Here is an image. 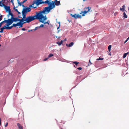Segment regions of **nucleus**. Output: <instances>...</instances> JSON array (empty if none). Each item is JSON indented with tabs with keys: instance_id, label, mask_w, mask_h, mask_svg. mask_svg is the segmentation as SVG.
Here are the masks:
<instances>
[{
	"instance_id": "nucleus-1",
	"label": "nucleus",
	"mask_w": 129,
	"mask_h": 129,
	"mask_svg": "<svg viewBox=\"0 0 129 129\" xmlns=\"http://www.w3.org/2000/svg\"><path fill=\"white\" fill-rule=\"evenodd\" d=\"M43 13L42 11L36 13V15L33 16H29L25 19L26 23H28L35 19H39L40 22L43 23L44 20L47 19L46 16H44L43 15Z\"/></svg>"
},
{
	"instance_id": "nucleus-2",
	"label": "nucleus",
	"mask_w": 129,
	"mask_h": 129,
	"mask_svg": "<svg viewBox=\"0 0 129 129\" xmlns=\"http://www.w3.org/2000/svg\"><path fill=\"white\" fill-rule=\"evenodd\" d=\"M46 3V4L48 5V6L44 8L43 10L42 11L43 14H46L48 13L50 10L53 8L55 7V1H52L51 0H47Z\"/></svg>"
},
{
	"instance_id": "nucleus-3",
	"label": "nucleus",
	"mask_w": 129,
	"mask_h": 129,
	"mask_svg": "<svg viewBox=\"0 0 129 129\" xmlns=\"http://www.w3.org/2000/svg\"><path fill=\"white\" fill-rule=\"evenodd\" d=\"M4 3H2V1H0V6L1 7H4L6 12H9L11 11L10 7L6 6Z\"/></svg>"
},
{
	"instance_id": "nucleus-4",
	"label": "nucleus",
	"mask_w": 129,
	"mask_h": 129,
	"mask_svg": "<svg viewBox=\"0 0 129 129\" xmlns=\"http://www.w3.org/2000/svg\"><path fill=\"white\" fill-rule=\"evenodd\" d=\"M26 8H23V9L22 13H24L25 14H26L27 12H30L31 9L29 7H26Z\"/></svg>"
},
{
	"instance_id": "nucleus-5",
	"label": "nucleus",
	"mask_w": 129,
	"mask_h": 129,
	"mask_svg": "<svg viewBox=\"0 0 129 129\" xmlns=\"http://www.w3.org/2000/svg\"><path fill=\"white\" fill-rule=\"evenodd\" d=\"M6 18H5V19ZM5 23H7V26H9L10 25V22L9 21L8 19L7 20H5L3 21L2 22H1V23H0V27L2 26V25L3 24Z\"/></svg>"
},
{
	"instance_id": "nucleus-6",
	"label": "nucleus",
	"mask_w": 129,
	"mask_h": 129,
	"mask_svg": "<svg viewBox=\"0 0 129 129\" xmlns=\"http://www.w3.org/2000/svg\"><path fill=\"white\" fill-rule=\"evenodd\" d=\"M86 9H87V11H84L83 12V11H81V13H83V14L82 15V16H85V14L86 13H87V12H88L91 9L90 8V7H89L86 8Z\"/></svg>"
},
{
	"instance_id": "nucleus-7",
	"label": "nucleus",
	"mask_w": 129,
	"mask_h": 129,
	"mask_svg": "<svg viewBox=\"0 0 129 129\" xmlns=\"http://www.w3.org/2000/svg\"><path fill=\"white\" fill-rule=\"evenodd\" d=\"M2 3H5V4H6V5L7 4H8L10 2V0H1ZM13 1L14 0H11L10 2L12 3L13 4Z\"/></svg>"
},
{
	"instance_id": "nucleus-8",
	"label": "nucleus",
	"mask_w": 129,
	"mask_h": 129,
	"mask_svg": "<svg viewBox=\"0 0 129 129\" xmlns=\"http://www.w3.org/2000/svg\"><path fill=\"white\" fill-rule=\"evenodd\" d=\"M19 18H16L14 17L10 22V25H11L14 22H16L17 21H18Z\"/></svg>"
},
{
	"instance_id": "nucleus-9",
	"label": "nucleus",
	"mask_w": 129,
	"mask_h": 129,
	"mask_svg": "<svg viewBox=\"0 0 129 129\" xmlns=\"http://www.w3.org/2000/svg\"><path fill=\"white\" fill-rule=\"evenodd\" d=\"M35 3V1H34L33 2V4H32L30 5L29 6V7H30V8L31 7H32L34 9L36 8H37V7H34V4H35V3Z\"/></svg>"
},
{
	"instance_id": "nucleus-10",
	"label": "nucleus",
	"mask_w": 129,
	"mask_h": 129,
	"mask_svg": "<svg viewBox=\"0 0 129 129\" xmlns=\"http://www.w3.org/2000/svg\"><path fill=\"white\" fill-rule=\"evenodd\" d=\"M35 1L39 2V3H40L41 4H46V3L47 2H46V1H42L41 0H37L36 1Z\"/></svg>"
},
{
	"instance_id": "nucleus-11",
	"label": "nucleus",
	"mask_w": 129,
	"mask_h": 129,
	"mask_svg": "<svg viewBox=\"0 0 129 129\" xmlns=\"http://www.w3.org/2000/svg\"><path fill=\"white\" fill-rule=\"evenodd\" d=\"M17 125L19 129H23V127L19 123H17Z\"/></svg>"
},
{
	"instance_id": "nucleus-12",
	"label": "nucleus",
	"mask_w": 129,
	"mask_h": 129,
	"mask_svg": "<svg viewBox=\"0 0 129 129\" xmlns=\"http://www.w3.org/2000/svg\"><path fill=\"white\" fill-rule=\"evenodd\" d=\"M55 5L59 6L60 5V1H57V0H55Z\"/></svg>"
},
{
	"instance_id": "nucleus-13",
	"label": "nucleus",
	"mask_w": 129,
	"mask_h": 129,
	"mask_svg": "<svg viewBox=\"0 0 129 129\" xmlns=\"http://www.w3.org/2000/svg\"><path fill=\"white\" fill-rule=\"evenodd\" d=\"M74 43L73 42H71L70 43L69 45L67 44H66V46L68 47H71L74 44Z\"/></svg>"
},
{
	"instance_id": "nucleus-14",
	"label": "nucleus",
	"mask_w": 129,
	"mask_h": 129,
	"mask_svg": "<svg viewBox=\"0 0 129 129\" xmlns=\"http://www.w3.org/2000/svg\"><path fill=\"white\" fill-rule=\"evenodd\" d=\"M26 23V22H23V23H18V26H19L20 27H23L24 24Z\"/></svg>"
},
{
	"instance_id": "nucleus-15",
	"label": "nucleus",
	"mask_w": 129,
	"mask_h": 129,
	"mask_svg": "<svg viewBox=\"0 0 129 129\" xmlns=\"http://www.w3.org/2000/svg\"><path fill=\"white\" fill-rule=\"evenodd\" d=\"M63 40H61L60 42H56V43L59 46L61 45L63 43Z\"/></svg>"
},
{
	"instance_id": "nucleus-16",
	"label": "nucleus",
	"mask_w": 129,
	"mask_h": 129,
	"mask_svg": "<svg viewBox=\"0 0 129 129\" xmlns=\"http://www.w3.org/2000/svg\"><path fill=\"white\" fill-rule=\"evenodd\" d=\"M11 18L10 19H8L9 20L10 22L14 17V16L13 14L12 15H11Z\"/></svg>"
},
{
	"instance_id": "nucleus-17",
	"label": "nucleus",
	"mask_w": 129,
	"mask_h": 129,
	"mask_svg": "<svg viewBox=\"0 0 129 129\" xmlns=\"http://www.w3.org/2000/svg\"><path fill=\"white\" fill-rule=\"evenodd\" d=\"M20 21L19 22V23H23V22L24 21H25V19L24 20L22 18L21 19H18V21Z\"/></svg>"
},
{
	"instance_id": "nucleus-18",
	"label": "nucleus",
	"mask_w": 129,
	"mask_h": 129,
	"mask_svg": "<svg viewBox=\"0 0 129 129\" xmlns=\"http://www.w3.org/2000/svg\"><path fill=\"white\" fill-rule=\"evenodd\" d=\"M22 16H23V18H22L24 20H25L26 18V14L24 13H22Z\"/></svg>"
},
{
	"instance_id": "nucleus-19",
	"label": "nucleus",
	"mask_w": 129,
	"mask_h": 129,
	"mask_svg": "<svg viewBox=\"0 0 129 129\" xmlns=\"http://www.w3.org/2000/svg\"><path fill=\"white\" fill-rule=\"evenodd\" d=\"M35 3H35V4H36L37 6H38L39 5L42 4L38 2H36L35 1Z\"/></svg>"
},
{
	"instance_id": "nucleus-20",
	"label": "nucleus",
	"mask_w": 129,
	"mask_h": 129,
	"mask_svg": "<svg viewBox=\"0 0 129 129\" xmlns=\"http://www.w3.org/2000/svg\"><path fill=\"white\" fill-rule=\"evenodd\" d=\"M18 26V23H17V24L13 23V24L12 26L16 27L17 26Z\"/></svg>"
},
{
	"instance_id": "nucleus-21",
	"label": "nucleus",
	"mask_w": 129,
	"mask_h": 129,
	"mask_svg": "<svg viewBox=\"0 0 129 129\" xmlns=\"http://www.w3.org/2000/svg\"><path fill=\"white\" fill-rule=\"evenodd\" d=\"M123 17H124L125 18H127V15H126L125 13V12H124L123 13Z\"/></svg>"
},
{
	"instance_id": "nucleus-22",
	"label": "nucleus",
	"mask_w": 129,
	"mask_h": 129,
	"mask_svg": "<svg viewBox=\"0 0 129 129\" xmlns=\"http://www.w3.org/2000/svg\"><path fill=\"white\" fill-rule=\"evenodd\" d=\"M8 13H9V14H8V17H9V15H12V14H12L11 12V11H9V12H8Z\"/></svg>"
},
{
	"instance_id": "nucleus-23",
	"label": "nucleus",
	"mask_w": 129,
	"mask_h": 129,
	"mask_svg": "<svg viewBox=\"0 0 129 129\" xmlns=\"http://www.w3.org/2000/svg\"><path fill=\"white\" fill-rule=\"evenodd\" d=\"M81 18V16L80 15H79V14H78L77 15L76 18Z\"/></svg>"
},
{
	"instance_id": "nucleus-24",
	"label": "nucleus",
	"mask_w": 129,
	"mask_h": 129,
	"mask_svg": "<svg viewBox=\"0 0 129 129\" xmlns=\"http://www.w3.org/2000/svg\"><path fill=\"white\" fill-rule=\"evenodd\" d=\"M111 48V45H109L108 46V49L109 51H110V50Z\"/></svg>"
},
{
	"instance_id": "nucleus-25",
	"label": "nucleus",
	"mask_w": 129,
	"mask_h": 129,
	"mask_svg": "<svg viewBox=\"0 0 129 129\" xmlns=\"http://www.w3.org/2000/svg\"><path fill=\"white\" fill-rule=\"evenodd\" d=\"M127 53H125L124 54H123V58H125L126 57V55H127Z\"/></svg>"
},
{
	"instance_id": "nucleus-26",
	"label": "nucleus",
	"mask_w": 129,
	"mask_h": 129,
	"mask_svg": "<svg viewBox=\"0 0 129 129\" xmlns=\"http://www.w3.org/2000/svg\"><path fill=\"white\" fill-rule=\"evenodd\" d=\"M120 11H122L123 12L125 10V9L124 8H120Z\"/></svg>"
},
{
	"instance_id": "nucleus-27",
	"label": "nucleus",
	"mask_w": 129,
	"mask_h": 129,
	"mask_svg": "<svg viewBox=\"0 0 129 129\" xmlns=\"http://www.w3.org/2000/svg\"><path fill=\"white\" fill-rule=\"evenodd\" d=\"M77 15L76 14H75L72 16V17H74L75 18H76Z\"/></svg>"
},
{
	"instance_id": "nucleus-28",
	"label": "nucleus",
	"mask_w": 129,
	"mask_h": 129,
	"mask_svg": "<svg viewBox=\"0 0 129 129\" xmlns=\"http://www.w3.org/2000/svg\"><path fill=\"white\" fill-rule=\"evenodd\" d=\"M53 56V54L51 53L49 54L48 57V58H49V57H51Z\"/></svg>"
},
{
	"instance_id": "nucleus-29",
	"label": "nucleus",
	"mask_w": 129,
	"mask_h": 129,
	"mask_svg": "<svg viewBox=\"0 0 129 129\" xmlns=\"http://www.w3.org/2000/svg\"><path fill=\"white\" fill-rule=\"evenodd\" d=\"M104 59L103 58H100V57L99 58H98L96 59L97 60H103Z\"/></svg>"
},
{
	"instance_id": "nucleus-30",
	"label": "nucleus",
	"mask_w": 129,
	"mask_h": 129,
	"mask_svg": "<svg viewBox=\"0 0 129 129\" xmlns=\"http://www.w3.org/2000/svg\"><path fill=\"white\" fill-rule=\"evenodd\" d=\"M13 27L12 26H7V29H11Z\"/></svg>"
},
{
	"instance_id": "nucleus-31",
	"label": "nucleus",
	"mask_w": 129,
	"mask_h": 129,
	"mask_svg": "<svg viewBox=\"0 0 129 129\" xmlns=\"http://www.w3.org/2000/svg\"><path fill=\"white\" fill-rule=\"evenodd\" d=\"M2 27L4 29H7V25L6 26H4L3 27Z\"/></svg>"
},
{
	"instance_id": "nucleus-32",
	"label": "nucleus",
	"mask_w": 129,
	"mask_h": 129,
	"mask_svg": "<svg viewBox=\"0 0 129 129\" xmlns=\"http://www.w3.org/2000/svg\"><path fill=\"white\" fill-rule=\"evenodd\" d=\"M4 29H3V27H2L1 28V31H0V32H1V33H3V30H4Z\"/></svg>"
},
{
	"instance_id": "nucleus-33",
	"label": "nucleus",
	"mask_w": 129,
	"mask_h": 129,
	"mask_svg": "<svg viewBox=\"0 0 129 129\" xmlns=\"http://www.w3.org/2000/svg\"><path fill=\"white\" fill-rule=\"evenodd\" d=\"M74 63L76 66H77L78 64L79 63V62H77V61H75Z\"/></svg>"
},
{
	"instance_id": "nucleus-34",
	"label": "nucleus",
	"mask_w": 129,
	"mask_h": 129,
	"mask_svg": "<svg viewBox=\"0 0 129 129\" xmlns=\"http://www.w3.org/2000/svg\"><path fill=\"white\" fill-rule=\"evenodd\" d=\"M129 39V38H127V39H126V40L125 41L124 43H126L127 41H128V40Z\"/></svg>"
},
{
	"instance_id": "nucleus-35",
	"label": "nucleus",
	"mask_w": 129,
	"mask_h": 129,
	"mask_svg": "<svg viewBox=\"0 0 129 129\" xmlns=\"http://www.w3.org/2000/svg\"><path fill=\"white\" fill-rule=\"evenodd\" d=\"M45 20H44V22L43 23H44L45 24H49V23L48 21H47V22H44V21Z\"/></svg>"
},
{
	"instance_id": "nucleus-36",
	"label": "nucleus",
	"mask_w": 129,
	"mask_h": 129,
	"mask_svg": "<svg viewBox=\"0 0 129 129\" xmlns=\"http://www.w3.org/2000/svg\"><path fill=\"white\" fill-rule=\"evenodd\" d=\"M3 17V15H1L0 16V21L2 20V18Z\"/></svg>"
},
{
	"instance_id": "nucleus-37",
	"label": "nucleus",
	"mask_w": 129,
	"mask_h": 129,
	"mask_svg": "<svg viewBox=\"0 0 129 129\" xmlns=\"http://www.w3.org/2000/svg\"><path fill=\"white\" fill-rule=\"evenodd\" d=\"M77 69L79 70H82V68L81 67H80L79 68H78Z\"/></svg>"
},
{
	"instance_id": "nucleus-38",
	"label": "nucleus",
	"mask_w": 129,
	"mask_h": 129,
	"mask_svg": "<svg viewBox=\"0 0 129 129\" xmlns=\"http://www.w3.org/2000/svg\"><path fill=\"white\" fill-rule=\"evenodd\" d=\"M44 26V24H42L41 25H40V26H39V27L40 28L42 27H43Z\"/></svg>"
},
{
	"instance_id": "nucleus-39",
	"label": "nucleus",
	"mask_w": 129,
	"mask_h": 129,
	"mask_svg": "<svg viewBox=\"0 0 129 129\" xmlns=\"http://www.w3.org/2000/svg\"><path fill=\"white\" fill-rule=\"evenodd\" d=\"M27 0H24L22 2V4H23L24 3H25L26 1H27Z\"/></svg>"
},
{
	"instance_id": "nucleus-40",
	"label": "nucleus",
	"mask_w": 129,
	"mask_h": 129,
	"mask_svg": "<svg viewBox=\"0 0 129 129\" xmlns=\"http://www.w3.org/2000/svg\"><path fill=\"white\" fill-rule=\"evenodd\" d=\"M48 57L47 58H46L45 59H44L43 60L44 61H46L48 59Z\"/></svg>"
},
{
	"instance_id": "nucleus-41",
	"label": "nucleus",
	"mask_w": 129,
	"mask_h": 129,
	"mask_svg": "<svg viewBox=\"0 0 129 129\" xmlns=\"http://www.w3.org/2000/svg\"><path fill=\"white\" fill-rule=\"evenodd\" d=\"M18 4L20 6H21V4H22V2L20 3L19 2H18Z\"/></svg>"
},
{
	"instance_id": "nucleus-42",
	"label": "nucleus",
	"mask_w": 129,
	"mask_h": 129,
	"mask_svg": "<svg viewBox=\"0 0 129 129\" xmlns=\"http://www.w3.org/2000/svg\"><path fill=\"white\" fill-rule=\"evenodd\" d=\"M21 30H22L25 31V30H26L24 28H23Z\"/></svg>"
},
{
	"instance_id": "nucleus-43",
	"label": "nucleus",
	"mask_w": 129,
	"mask_h": 129,
	"mask_svg": "<svg viewBox=\"0 0 129 129\" xmlns=\"http://www.w3.org/2000/svg\"><path fill=\"white\" fill-rule=\"evenodd\" d=\"M8 125V122H7L5 125V127H7Z\"/></svg>"
},
{
	"instance_id": "nucleus-44",
	"label": "nucleus",
	"mask_w": 129,
	"mask_h": 129,
	"mask_svg": "<svg viewBox=\"0 0 129 129\" xmlns=\"http://www.w3.org/2000/svg\"><path fill=\"white\" fill-rule=\"evenodd\" d=\"M36 28H37V29L38 28H40V27H39V26H37L36 27Z\"/></svg>"
},
{
	"instance_id": "nucleus-45",
	"label": "nucleus",
	"mask_w": 129,
	"mask_h": 129,
	"mask_svg": "<svg viewBox=\"0 0 129 129\" xmlns=\"http://www.w3.org/2000/svg\"><path fill=\"white\" fill-rule=\"evenodd\" d=\"M122 8H125V6L124 5H123L122 6Z\"/></svg>"
},
{
	"instance_id": "nucleus-46",
	"label": "nucleus",
	"mask_w": 129,
	"mask_h": 129,
	"mask_svg": "<svg viewBox=\"0 0 129 129\" xmlns=\"http://www.w3.org/2000/svg\"><path fill=\"white\" fill-rule=\"evenodd\" d=\"M15 11H16V12H17L18 11V10H17V9H16L15 10Z\"/></svg>"
},
{
	"instance_id": "nucleus-47",
	"label": "nucleus",
	"mask_w": 129,
	"mask_h": 129,
	"mask_svg": "<svg viewBox=\"0 0 129 129\" xmlns=\"http://www.w3.org/2000/svg\"><path fill=\"white\" fill-rule=\"evenodd\" d=\"M18 13V14H21V13L20 12H19L18 11L17 12Z\"/></svg>"
},
{
	"instance_id": "nucleus-48",
	"label": "nucleus",
	"mask_w": 129,
	"mask_h": 129,
	"mask_svg": "<svg viewBox=\"0 0 129 129\" xmlns=\"http://www.w3.org/2000/svg\"><path fill=\"white\" fill-rule=\"evenodd\" d=\"M13 9H14V10H15L16 9H15V6H14V8H13Z\"/></svg>"
},
{
	"instance_id": "nucleus-49",
	"label": "nucleus",
	"mask_w": 129,
	"mask_h": 129,
	"mask_svg": "<svg viewBox=\"0 0 129 129\" xmlns=\"http://www.w3.org/2000/svg\"><path fill=\"white\" fill-rule=\"evenodd\" d=\"M66 40H67L66 39H64V40L63 41H66Z\"/></svg>"
},
{
	"instance_id": "nucleus-50",
	"label": "nucleus",
	"mask_w": 129,
	"mask_h": 129,
	"mask_svg": "<svg viewBox=\"0 0 129 129\" xmlns=\"http://www.w3.org/2000/svg\"><path fill=\"white\" fill-rule=\"evenodd\" d=\"M37 29V28H35V29H34V30H36Z\"/></svg>"
},
{
	"instance_id": "nucleus-51",
	"label": "nucleus",
	"mask_w": 129,
	"mask_h": 129,
	"mask_svg": "<svg viewBox=\"0 0 129 129\" xmlns=\"http://www.w3.org/2000/svg\"><path fill=\"white\" fill-rule=\"evenodd\" d=\"M90 60V59H89V62L91 64H92V63L91 62Z\"/></svg>"
},
{
	"instance_id": "nucleus-52",
	"label": "nucleus",
	"mask_w": 129,
	"mask_h": 129,
	"mask_svg": "<svg viewBox=\"0 0 129 129\" xmlns=\"http://www.w3.org/2000/svg\"><path fill=\"white\" fill-rule=\"evenodd\" d=\"M60 26V25H59V26H58V27L57 28V29H58V28H59V26Z\"/></svg>"
},
{
	"instance_id": "nucleus-53",
	"label": "nucleus",
	"mask_w": 129,
	"mask_h": 129,
	"mask_svg": "<svg viewBox=\"0 0 129 129\" xmlns=\"http://www.w3.org/2000/svg\"><path fill=\"white\" fill-rule=\"evenodd\" d=\"M58 24H59V25H60V22H59Z\"/></svg>"
},
{
	"instance_id": "nucleus-54",
	"label": "nucleus",
	"mask_w": 129,
	"mask_h": 129,
	"mask_svg": "<svg viewBox=\"0 0 129 129\" xmlns=\"http://www.w3.org/2000/svg\"><path fill=\"white\" fill-rule=\"evenodd\" d=\"M32 31V30H29V31H28V32H29V31Z\"/></svg>"
},
{
	"instance_id": "nucleus-55",
	"label": "nucleus",
	"mask_w": 129,
	"mask_h": 129,
	"mask_svg": "<svg viewBox=\"0 0 129 129\" xmlns=\"http://www.w3.org/2000/svg\"><path fill=\"white\" fill-rule=\"evenodd\" d=\"M22 6L23 7H24V5H22Z\"/></svg>"
},
{
	"instance_id": "nucleus-56",
	"label": "nucleus",
	"mask_w": 129,
	"mask_h": 129,
	"mask_svg": "<svg viewBox=\"0 0 129 129\" xmlns=\"http://www.w3.org/2000/svg\"><path fill=\"white\" fill-rule=\"evenodd\" d=\"M114 14V15L115 16V15H116V13H115Z\"/></svg>"
},
{
	"instance_id": "nucleus-57",
	"label": "nucleus",
	"mask_w": 129,
	"mask_h": 129,
	"mask_svg": "<svg viewBox=\"0 0 129 129\" xmlns=\"http://www.w3.org/2000/svg\"><path fill=\"white\" fill-rule=\"evenodd\" d=\"M109 54L110 55H111V53H109Z\"/></svg>"
},
{
	"instance_id": "nucleus-58",
	"label": "nucleus",
	"mask_w": 129,
	"mask_h": 129,
	"mask_svg": "<svg viewBox=\"0 0 129 129\" xmlns=\"http://www.w3.org/2000/svg\"><path fill=\"white\" fill-rule=\"evenodd\" d=\"M85 1V0H83V1Z\"/></svg>"
},
{
	"instance_id": "nucleus-59",
	"label": "nucleus",
	"mask_w": 129,
	"mask_h": 129,
	"mask_svg": "<svg viewBox=\"0 0 129 129\" xmlns=\"http://www.w3.org/2000/svg\"><path fill=\"white\" fill-rule=\"evenodd\" d=\"M56 37L57 38V36H56Z\"/></svg>"
},
{
	"instance_id": "nucleus-60",
	"label": "nucleus",
	"mask_w": 129,
	"mask_h": 129,
	"mask_svg": "<svg viewBox=\"0 0 129 129\" xmlns=\"http://www.w3.org/2000/svg\"><path fill=\"white\" fill-rule=\"evenodd\" d=\"M1 46V44H0V46Z\"/></svg>"
},
{
	"instance_id": "nucleus-61",
	"label": "nucleus",
	"mask_w": 129,
	"mask_h": 129,
	"mask_svg": "<svg viewBox=\"0 0 129 129\" xmlns=\"http://www.w3.org/2000/svg\"><path fill=\"white\" fill-rule=\"evenodd\" d=\"M74 67H75V65H74Z\"/></svg>"
},
{
	"instance_id": "nucleus-62",
	"label": "nucleus",
	"mask_w": 129,
	"mask_h": 129,
	"mask_svg": "<svg viewBox=\"0 0 129 129\" xmlns=\"http://www.w3.org/2000/svg\"><path fill=\"white\" fill-rule=\"evenodd\" d=\"M1 36V35H0V37Z\"/></svg>"
},
{
	"instance_id": "nucleus-63",
	"label": "nucleus",
	"mask_w": 129,
	"mask_h": 129,
	"mask_svg": "<svg viewBox=\"0 0 129 129\" xmlns=\"http://www.w3.org/2000/svg\"><path fill=\"white\" fill-rule=\"evenodd\" d=\"M41 0L42 1V0Z\"/></svg>"
}]
</instances>
